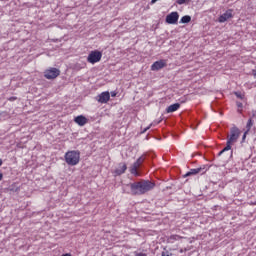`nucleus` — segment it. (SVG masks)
Segmentation results:
<instances>
[{"label": "nucleus", "instance_id": "obj_21", "mask_svg": "<svg viewBox=\"0 0 256 256\" xmlns=\"http://www.w3.org/2000/svg\"><path fill=\"white\" fill-rule=\"evenodd\" d=\"M161 256H173V254H172L171 252L165 250V251H163V252L161 253Z\"/></svg>", "mask_w": 256, "mask_h": 256}, {"label": "nucleus", "instance_id": "obj_16", "mask_svg": "<svg viewBox=\"0 0 256 256\" xmlns=\"http://www.w3.org/2000/svg\"><path fill=\"white\" fill-rule=\"evenodd\" d=\"M180 23H191V16L189 15L183 16L180 20Z\"/></svg>", "mask_w": 256, "mask_h": 256}, {"label": "nucleus", "instance_id": "obj_33", "mask_svg": "<svg viewBox=\"0 0 256 256\" xmlns=\"http://www.w3.org/2000/svg\"><path fill=\"white\" fill-rule=\"evenodd\" d=\"M237 95V97H240V95L239 94H236Z\"/></svg>", "mask_w": 256, "mask_h": 256}, {"label": "nucleus", "instance_id": "obj_13", "mask_svg": "<svg viewBox=\"0 0 256 256\" xmlns=\"http://www.w3.org/2000/svg\"><path fill=\"white\" fill-rule=\"evenodd\" d=\"M179 107H181V104L175 103L167 107L166 112L167 113H175V111H178Z\"/></svg>", "mask_w": 256, "mask_h": 256}, {"label": "nucleus", "instance_id": "obj_25", "mask_svg": "<svg viewBox=\"0 0 256 256\" xmlns=\"http://www.w3.org/2000/svg\"><path fill=\"white\" fill-rule=\"evenodd\" d=\"M247 133H249V132H247V130H246L244 135H243V139H245L247 137Z\"/></svg>", "mask_w": 256, "mask_h": 256}, {"label": "nucleus", "instance_id": "obj_23", "mask_svg": "<svg viewBox=\"0 0 256 256\" xmlns=\"http://www.w3.org/2000/svg\"><path fill=\"white\" fill-rule=\"evenodd\" d=\"M111 97H117V92H111Z\"/></svg>", "mask_w": 256, "mask_h": 256}, {"label": "nucleus", "instance_id": "obj_28", "mask_svg": "<svg viewBox=\"0 0 256 256\" xmlns=\"http://www.w3.org/2000/svg\"><path fill=\"white\" fill-rule=\"evenodd\" d=\"M0 181H3V173H0Z\"/></svg>", "mask_w": 256, "mask_h": 256}, {"label": "nucleus", "instance_id": "obj_15", "mask_svg": "<svg viewBox=\"0 0 256 256\" xmlns=\"http://www.w3.org/2000/svg\"><path fill=\"white\" fill-rule=\"evenodd\" d=\"M180 239H183V237L173 234L168 238V243H175V241H180Z\"/></svg>", "mask_w": 256, "mask_h": 256}, {"label": "nucleus", "instance_id": "obj_31", "mask_svg": "<svg viewBox=\"0 0 256 256\" xmlns=\"http://www.w3.org/2000/svg\"><path fill=\"white\" fill-rule=\"evenodd\" d=\"M237 95V97H240V95L239 94H236Z\"/></svg>", "mask_w": 256, "mask_h": 256}, {"label": "nucleus", "instance_id": "obj_14", "mask_svg": "<svg viewBox=\"0 0 256 256\" xmlns=\"http://www.w3.org/2000/svg\"><path fill=\"white\" fill-rule=\"evenodd\" d=\"M201 173V168H194V169H191L189 172H187L184 177H191V175H197Z\"/></svg>", "mask_w": 256, "mask_h": 256}, {"label": "nucleus", "instance_id": "obj_4", "mask_svg": "<svg viewBox=\"0 0 256 256\" xmlns=\"http://www.w3.org/2000/svg\"><path fill=\"white\" fill-rule=\"evenodd\" d=\"M102 58H103V52L99 50H93L87 56V63H90L91 65H95V63H99V61H101Z\"/></svg>", "mask_w": 256, "mask_h": 256}, {"label": "nucleus", "instance_id": "obj_30", "mask_svg": "<svg viewBox=\"0 0 256 256\" xmlns=\"http://www.w3.org/2000/svg\"><path fill=\"white\" fill-rule=\"evenodd\" d=\"M1 165H3V160L0 159V167H1Z\"/></svg>", "mask_w": 256, "mask_h": 256}, {"label": "nucleus", "instance_id": "obj_26", "mask_svg": "<svg viewBox=\"0 0 256 256\" xmlns=\"http://www.w3.org/2000/svg\"><path fill=\"white\" fill-rule=\"evenodd\" d=\"M159 0H151V5H155V2Z\"/></svg>", "mask_w": 256, "mask_h": 256}, {"label": "nucleus", "instance_id": "obj_8", "mask_svg": "<svg viewBox=\"0 0 256 256\" xmlns=\"http://www.w3.org/2000/svg\"><path fill=\"white\" fill-rule=\"evenodd\" d=\"M110 99H111V94L109 93V91L102 92L97 96L98 103H102V104L109 103Z\"/></svg>", "mask_w": 256, "mask_h": 256}, {"label": "nucleus", "instance_id": "obj_27", "mask_svg": "<svg viewBox=\"0 0 256 256\" xmlns=\"http://www.w3.org/2000/svg\"><path fill=\"white\" fill-rule=\"evenodd\" d=\"M61 256H72L71 253L62 254Z\"/></svg>", "mask_w": 256, "mask_h": 256}, {"label": "nucleus", "instance_id": "obj_24", "mask_svg": "<svg viewBox=\"0 0 256 256\" xmlns=\"http://www.w3.org/2000/svg\"><path fill=\"white\" fill-rule=\"evenodd\" d=\"M17 99V97H11L9 98V101H15Z\"/></svg>", "mask_w": 256, "mask_h": 256}, {"label": "nucleus", "instance_id": "obj_9", "mask_svg": "<svg viewBox=\"0 0 256 256\" xmlns=\"http://www.w3.org/2000/svg\"><path fill=\"white\" fill-rule=\"evenodd\" d=\"M233 17V10H227L225 13L220 15L218 18L219 23H225V21H228V19H232Z\"/></svg>", "mask_w": 256, "mask_h": 256}, {"label": "nucleus", "instance_id": "obj_7", "mask_svg": "<svg viewBox=\"0 0 256 256\" xmlns=\"http://www.w3.org/2000/svg\"><path fill=\"white\" fill-rule=\"evenodd\" d=\"M164 67H167V60L161 59L151 65V71H160Z\"/></svg>", "mask_w": 256, "mask_h": 256}, {"label": "nucleus", "instance_id": "obj_6", "mask_svg": "<svg viewBox=\"0 0 256 256\" xmlns=\"http://www.w3.org/2000/svg\"><path fill=\"white\" fill-rule=\"evenodd\" d=\"M177 21H179L178 12H171L166 16V23H168V25H175Z\"/></svg>", "mask_w": 256, "mask_h": 256}, {"label": "nucleus", "instance_id": "obj_11", "mask_svg": "<svg viewBox=\"0 0 256 256\" xmlns=\"http://www.w3.org/2000/svg\"><path fill=\"white\" fill-rule=\"evenodd\" d=\"M141 166L137 164V162H134L133 165L130 167V173L131 175H134L135 177H139V168Z\"/></svg>", "mask_w": 256, "mask_h": 256}, {"label": "nucleus", "instance_id": "obj_1", "mask_svg": "<svg viewBox=\"0 0 256 256\" xmlns=\"http://www.w3.org/2000/svg\"><path fill=\"white\" fill-rule=\"evenodd\" d=\"M153 189H155V182L149 180H141L130 184L132 195H145V193H149Z\"/></svg>", "mask_w": 256, "mask_h": 256}, {"label": "nucleus", "instance_id": "obj_17", "mask_svg": "<svg viewBox=\"0 0 256 256\" xmlns=\"http://www.w3.org/2000/svg\"><path fill=\"white\" fill-rule=\"evenodd\" d=\"M251 127H253V119H249L247 124H246V131L249 132L251 131Z\"/></svg>", "mask_w": 256, "mask_h": 256}, {"label": "nucleus", "instance_id": "obj_32", "mask_svg": "<svg viewBox=\"0 0 256 256\" xmlns=\"http://www.w3.org/2000/svg\"><path fill=\"white\" fill-rule=\"evenodd\" d=\"M237 95V97H240V95L239 94H236Z\"/></svg>", "mask_w": 256, "mask_h": 256}, {"label": "nucleus", "instance_id": "obj_20", "mask_svg": "<svg viewBox=\"0 0 256 256\" xmlns=\"http://www.w3.org/2000/svg\"><path fill=\"white\" fill-rule=\"evenodd\" d=\"M191 0H176L177 5H184V3H187Z\"/></svg>", "mask_w": 256, "mask_h": 256}, {"label": "nucleus", "instance_id": "obj_22", "mask_svg": "<svg viewBox=\"0 0 256 256\" xmlns=\"http://www.w3.org/2000/svg\"><path fill=\"white\" fill-rule=\"evenodd\" d=\"M151 127H153V124H150L148 127H146L142 133H147V131H149V129H151Z\"/></svg>", "mask_w": 256, "mask_h": 256}, {"label": "nucleus", "instance_id": "obj_5", "mask_svg": "<svg viewBox=\"0 0 256 256\" xmlns=\"http://www.w3.org/2000/svg\"><path fill=\"white\" fill-rule=\"evenodd\" d=\"M61 75V70L57 68H49L44 71L45 79H57Z\"/></svg>", "mask_w": 256, "mask_h": 256}, {"label": "nucleus", "instance_id": "obj_2", "mask_svg": "<svg viewBox=\"0 0 256 256\" xmlns=\"http://www.w3.org/2000/svg\"><path fill=\"white\" fill-rule=\"evenodd\" d=\"M239 135H241V132L239 131V128L233 127L230 130V135L228 136V140L226 142V147H224L218 155H223L226 151H231V146L233 143H236L237 139H239Z\"/></svg>", "mask_w": 256, "mask_h": 256}, {"label": "nucleus", "instance_id": "obj_10", "mask_svg": "<svg viewBox=\"0 0 256 256\" xmlns=\"http://www.w3.org/2000/svg\"><path fill=\"white\" fill-rule=\"evenodd\" d=\"M74 122L77 123V125H79L80 127H83L87 125V123H89V120L87 119V117L79 115L74 118Z\"/></svg>", "mask_w": 256, "mask_h": 256}, {"label": "nucleus", "instance_id": "obj_12", "mask_svg": "<svg viewBox=\"0 0 256 256\" xmlns=\"http://www.w3.org/2000/svg\"><path fill=\"white\" fill-rule=\"evenodd\" d=\"M125 171H127V164L120 163L119 167L115 170V173L117 175H123V173H125Z\"/></svg>", "mask_w": 256, "mask_h": 256}, {"label": "nucleus", "instance_id": "obj_29", "mask_svg": "<svg viewBox=\"0 0 256 256\" xmlns=\"http://www.w3.org/2000/svg\"><path fill=\"white\" fill-rule=\"evenodd\" d=\"M237 105H238V107H240V108L243 107V103H238Z\"/></svg>", "mask_w": 256, "mask_h": 256}, {"label": "nucleus", "instance_id": "obj_18", "mask_svg": "<svg viewBox=\"0 0 256 256\" xmlns=\"http://www.w3.org/2000/svg\"><path fill=\"white\" fill-rule=\"evenodd\" d=\"M136 163L140 165H143V163H145V156H140L137 160Z\"/></svg>", "mask_w": 256, "mask_h": 256}, {"label": "nucleus", "instance_id": "obj_3", "mask_svg": "<svg viewBox=\"0 0 256 256\" xmlns=\"http://www.w3.org/2000/svg\"><path fill=\"white\" fill-rule=\"evenodd\" d=\"M64 158L67 165L75 167V165H79V161H81V152L79 150H70L65 153Z\"/></svg>", "mask_w": 256, "mask_h": 256}, {"label": "nucleus", "instance_id": "obj_19", "mask_svg": "<svg viewBox=\"0 0 256 256\" xmlns=\"http://www.w3.org/2000/svg\"><path fill=\"white\" fill-rule=\"evenodd\" d=\"M191 249H193V246H187L186 248H181L179 253H187V251H191Z\"/></svg>", "mask_w": 256, "mask_h": 256}]
</instances>
